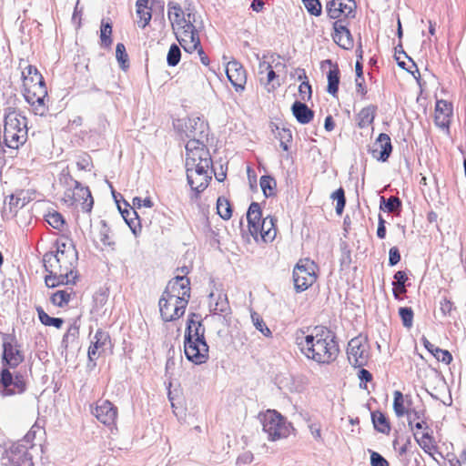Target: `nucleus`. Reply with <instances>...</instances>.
Here are the masks:
<instances>
[{
  "mask_svg": "<svg viewBox=\"0 0 466 466\" xmlns=\"http://www.w3.org/2000/svg\"><path fill=\"white\" fill-rule=\"evenodd\" d=\"M291 110L297 121L303 125L309 124L314 117V112L300 101H295Z\"/></svg>",
  "mask_w": 466,
  "mask_h": 466,
  "instance_id": "obj_32",
  "label": "nucleus"
},
{
  "mask_svg": "<svg viewBox=\"0 0 466 466\" xmlns=\"http://www.w3.org/2000/svg\"><path fill=\"white\" fill-rule=\"evenodd\" d=\"M254 325L256 328L265 336V337H271V330L268 329V327L266 325L264 320L258 315L252 316Z\"/></svg>",
  "mask_w": 466,
  "mask_h": 466,
  "instance_id": "obj_53",
  "label": "nucleus"
},
{
  "mask_svg": "<svg viewBox=\"0 0 466 466\" xmlns=\"http://www.w3.org/2000/svg\"><path fill=\"white\" fill-rule=\"evenodd\" d=\"M187 137L186 167L204 166L212 167V158L208 147L209 128L208 124L199 119L194 120V125Z\"/></svg>",
  "mask_w": 466,
  "mask_h": 466,
  "instance_id": "obj_6",
  "label": "nucleus"
},
{
  "mask_svg": "<svg viewBox=\"0 0 466 466\" xmlns=\"http://www.w3.org/2000/svg\"><path fill=\"white\" fill-rule=\"evenodd\" d=\"M8 367H4L0 374V386L9 393L21 392L25 388L23 377L15 374L14 377Z\"/></svg>",
  "mask_w": 466,
  "mask_h": 466,
  "instance_id": "obj_25",
  "label": "nucleus"
},
{
  "mask_svg": "<svg viewBox=\"0 0 466 466\" xmlns=\"http://www.w3.org/2000/svg\"><path fill=\"white\" fill-rule=\"evenodd\" d=\"M307 11L315 16L321 15L322 7L319 0H302Z\"/></svg>",
  "mask_w": 466,
  "mask_h": 466,
  "instance_id": "obj_51",
  "label": "nucleus"
},
{
  "mask_svg": "<svg viewBox=\"0 0 466 466\" xmlns=\"http://www.w3.org/2000/svg\"><path fill=\"white\" fill-rule=\"evenodd\" d=\"M260 187L263 194L268 198L276 195L277 183L276 180L270 176H262L259 181Z\"/></svg>",
  "mask_w": 466,
  "mask_h": 466,
  "instance_id": "obj_42",
  "label": "nucleus"
},
{
  "mask_svg": "<svg viewBox=\"0 0 466 466\" xmlns=\"http://www.w3.org/2000/svg\"><path fill=\"white\" fill-rule=\"evenodd\" d=\"M37 315L40 322L48 327H55L56 329H61L64 324V319L60 318L50 317L42 308L36 309Z\"/></svg>",
  "mask_w": 466,
  "mask_h": 466,
  "instance_id": "obj_40",
  "label": "nucleus"
},
{
  "mask_svg": "<svg viewBox=\"0 0 466 466\" xmlns=\"http://www.w3.org/2000/svg\"><path fill=\"white\" fill-rule=\"evenodd\" d=\"M440 309L443 315H450L453 309V303L445 298L440 302Z\"/></svg>",
  "mask_w": 466,
  "mask_h": 466,
  "instance_id": "obj_58",
  "label": "nucleus"
},
{
  "mask_svg": "<svg viewBox=\"0 0 466 466\" xmlns=\"http://www.w3.org/2000/svg\"><path fill=\"white\" fill-rule=\"evenodd\" d=\"M226 74L237 93H242L248 80L245 67L237 60L229 61L226 66Z\"/></svg>",
  "mask_w": 466,
  "mask_h": 466,
  "instance_id": "obj_18",
  "label": "nucleus"
},
{
  "mask_svg": "<svg viewBox=\"0 0 466 466\" xmlns=\"http://www.w3.org/2000/svg\"><path fill=\"white\" fill-rule=\"evenodd\" d=\"M22 93L34 114L46 116L48 112V92L45 79L38 69L26 65L21 72Z\"/></svg>",
  "mask_w": 466,
  "mask_h": 466,
  "instance_id": "obj_4",
  "label": "nucleus"
},
{
  "mask_svg": "<svg viewBox=\"0 0 466 466\" xmlns=\"http://www.w3.org/2000/svg\"><path fill=\"white\" fill-rule=\"evenodd\" d=\"M374 147L375 148L373 152L376 153L379 151L378 158L381 161H386L392 151L390 136L385 133L380 134L374 144Z\"/></svg>",
  "mask_w": 466,
  "mask_h": 466,
  "instance_id": "obj_31",
  "label": "nucleus"
},
{
  "mask_svg": "<svg viewBox=\"0 0 466 466\" xmlns=\"http://www.w3.org/2000/svg\"><path fill=\"white\" fill-rule=\"evenodd\" d=\"M408 279H409L405 271L399 270L394 274V281L392 283V293L396 299H403V295L407 292L405 284L408 281Z\"/></svg>",
  "mask_w": 466,
  "mask_h": 466,
  "instance_id": "obj_34",
  "label": "nucleus"
},
{
  "mask_svg": "<svg viewBox=\"0 0 466 466\" xmlns=\"http://www.w3.org/2000/svg\"><path fill=\"white\" fill-rule=\"evenodd\" d=\"M294 339L295 344L307 359L320 364L333 362L339 353L335 333L323 326H316L311 330L297 329Z\"/></svg>",
  "mask_w": 466,
  "mask_h": 466,
  "instance_id": "obj_1",
  "label": "nucleus"
},
{
  "mask_svg": "<svg viewBox=\"0 0 466 466\" xmlns=\"http://www.w3.org/2000/svg\"><path fill=\"white\" fill-rule=\"evenodd\" d=\"M408 426L410 429V431H412V433L413 432H419L420 434V431L422 433V432L430 431L428 420H424L423 422H421V421L420 422H416L414 424L408 425Z\"/></svg>",
  "mask_w": 466,
  "mask_h": 466,
  "instance_id": "obj_57",
  "label": "nucleus"
},
{
  "mask_svg": "<svg viewBox=\"0 0 466 466\" xmlns=\"http://www.w3.org/2000/svg\"><path fill=\"white\" fill-rule=\"evenodd\" d=\"M258 76L260 84L264 86L268 92H273L280 86L279 76L269 63L266 61L259 63Z\"/></svg>",
  "mask_w": 466,
  "mask_h": 466,
  "instance_id": "obj_24",
  "label": "nucleus"
},
{
  "mask_svg": "<svg viewBox=\"0 0 466 466\" xmlns=\"http://www.w3.org/2000/svg\"><path fill=\"white\" fill-rule=\"evenodd\" d=\"M180 57L181 52L179 47L176 44L171 45L167 56L168 66H176L179 63Z\"/></svg>",
  "mask_w": 466,
  "mask_h": 466,
  "instance_id": "obj_50",
  "label": "nucleus"
},
{
  "mask_svg": "<svg viewBox=\"0 0 466 466\" xmlns=\"http://www.w3.org/2000/svg\"><path fill=\"white\" fill-rule=\"evenodd\" d=\"M42 432L43 429L40 426L34 424L26 432V434L21 440H18L15 443L22 444L21 447L25 449V451L28 452L30 449L35 447V441L37 435L41 434Z\"/></svg>",
  "mask_w": 466,
  "mask_h": 466,
  "instance_id": "obj_38",
  "label": "nucleus"
},
{
  "mask_svg": "<svg viewBox=\"0 0 466 466\" xmlns=\"http://www.w3.org/2000/svg\"><path fill=\"white\" fill-rule=\"evenodd\" d=\"M27 118L16 107L5 109L4 142L13 149H17L27 140Z\"/></svg>",
  "mask_w": 466,
  "mask_h": 466,
  "instance_id": "obj_7",
  "label": "nucleus"
},
{
  "mask_svg": "<svg viewBox=\"0 0 466 466\" xmlns=\"http://www.w3.org/2000/svg\"><path fill=\"white\" fill-rule=\"evenodd\" d=\"M331 198L333 200H336V212L338 215H341L345 205H346V198H345V191L342 187L338 188L336 191H334L331 195Z\"/></svg>",
  "mask_w": 466,
  "mask_h": 466,
  "instance_id": "obj_48",
  "label": "nucleus"
},
{
  "mask_svg": "<svg viewBox=\"0 0 466 466\" xmlns=\"http://www.w3.org/2000/svg\"><path fill=\"white\" fill-rule=\"evenodd\" d=\"M24 191L20 190L9 197L8 210L5 208L2 211V217L4 219H10L14 218L18 209L22 208L25 205L26 199L25 197H22Z\"/></svg>",
  "mask_w": 466,
  "mask_h": 466,
  "instance_id": "obj_28",
  "label": "nucleus"
},
{
  "mask_svg": "<svg viewBox=\"0 0 466 466\" xmlns=\"http://www.w3.org/2000/svg\"><path fill=\"white\" fill-rule=\"evenodd\" d=\"M363 81L362 77H358L356 79V92L362 99L366 98L368 93L366 86L362 83Z\"/></svg>",
  "mask_w": 466,
  "mask_h": 466,
  "instance_id": "obj_59",
  "label": "nucleus"
},
{
  "mask_svg": "<svg viewBox=\"0 0 466 466\" xmlns=\"http://www.w3.org/2000/svg\"><path fill=\"white\" fill-rule=\"evenodd\" d=\"M263 431L272 441L287 438L289 435V424L286 419L275 410H268L261 418Z\"/></svg>",
  "mask_w": 466,
  "mask_h": 466,
  "instance_id": "obj_10",
  "label": "nucleus"
},
{
  "mask_svg": "<svg viewBox=\"0 0 466 466\" xmlns=\"http://www.w3.org/2000/svg\"><path fill=\"white\" fill-rule=\"evenodd\" d=\"M324 127L327 131H332L335 128V122L331 116H328L325 118Z\"/></svg>",
  "mask_w": 466,
  "mask_h": 466,
  "instance_id": "obj_64",
  "label": "nucleus"
},
{
  "mask_svg": "<svg viewBox=\"0 0 466 466\" xmlns=\"http://www.w3.org/2000/svg\"><path fill=\"white\" fill-rule=\"evenodd\" d=\"M2 362L4 367L15 369L25 360V352L22 345L13 335H5L3 338Z\"/></svg>",
  "mask_w": 466,
  "mask_h": 466,
  "instance_id": "obj_13",
  "label": "nucleus"
},
{
  "mask_svg": "<svg viewBox=\"0 0 466 466\" xmlns=\"http://www.w3.org/2000/svg\"><path fill=\"white\" fill-rule=\"evenodd\" d=\"M428 420L427 410L424 406L418 407L411 414L407 416L408 425L414 424L416 422H423Z\"/></svg>",
  "mask_w": 466,
  "mask_h": 466,
  "instance_id": "obj_44",
  "label": "nucleus"
},
{
  "mask_svg": "<svg viewBox=\"0 0 466 466\" xmlns=\"http://www.w3.org/2000/svg\"><path fill=\"white\" fill-rule=\"evenodd\" d=\"M191 297L190 280L176 276L167 282L158 300L160 318L164 322H174L182 318Z\"/></svg>",
  "mask_w": 466,
  "mask_h": 466,
  "instance_id": "obj_3",
  "label": "nucleus"
},
{
  "mask_svg": "<svg viewBox=\"0 0 466 466\" xmlns=\"http://www.w3.org/2000/svg\"><path fill=\"white\" fill-rule=\"evenodd\" d=\"M61 202L67 208L89 213L93 208L94 198L88 187L74 180L73 186L64 191Z\"/></svg>",
  "mask_w": 466,
  "mask_h": 466,
  "instance_id": "obj_9",
  "label": "nucleus"
},
{
  "mask_svg": "<svg viewBox=\"0 0 466 466\" xmlns=\"http://www.w3.org/2000/svg\"><path fill=\"white\" fill-rule=\"evenodd\" d=\"M93 414L110 430L116 429L117 408L108 400H99L96 403Z\"/></svg>",
  "mask_w": 466,
  "mask_h": 466,
  "instance_id": "obj_17",
  "label": "nucleus"
},
{
  "mask_svg": "<svg viewBox=\"0 0 466 466\" xmlns=\"http://www.w3.org/2000/svg\"><path fill=\"white\" fill-rule=\"evenodd\" d=\"M400 261V254L397 247H392L389 251V264L395 266Z\"/></svg>",
  "mask_w": 466,
  "mask_h": 466,
  "instance_id": "obj_56",
  "label": "nucleus"
},
{
  "mask_svg": "<svg viewBox=\"0 0 466 466\" xmlns=\"http://www.w3.org/2000/svg\"><path fill=\"white\" fill-rule=\"evenodd\" d=\"M74 296V291L72 289L57 290L51 296V302L59 308H64L67 306L72 297Z\"/></svg>",
  "mask_w": 466,
  "mask_h": 466,
  "instance_id": "obj_39",
  "label": "nucleus"
},
{
  "mask_svg": "<svg viewBox=\"0 0 466 466\" xmlns=\"http://www.w3.org/2000/svg\"><path fill=\"white\" fill-rule=\"evenodd\" d=\"M309 427V431H310L312 436L314 437V439L317 441H322L320 424L314 422V423H311Z\"/></svg>",
  "mask_w": 466,
  "mask_h": 466,
  "instance_id": "obj_60",
  "label": "nucleus"
},
{
  "mask_svg": "<svg viewBox=\"0 0 466 466\" xmlns=\"http://www.w3.org/2000/svg\"><path fill=\"white\" fill-rule=\"evenodd\" d=\"M378 106L376 105H368L362 107L355 116L356 125L359 128L371 127L373 130V123L377 115Z\"/></svg>",
  "mask_w": 466,
  "mask_h": 466,
  "instance_id": "obj_27",
  "label": "nucleus"
},
{
  "mask_svg": "<svg viewBox=\"0 0 466 466\" xmlns=\"http://www.w3.org/2000/svg\"><path fill=\"white\" fill-rule=\"evenodd\" d=\"M423 345L437 360L441 361L447 365L452 361V355L449 350L440 349L426 339H423Z\"/></svg>",
  "mask_w": 466,
  "mask_h": 466,
  "instance_id": "obj_37",
  "label": "nucleus"
},
{
  "mask_svg": "<svg viewBox=\"0 0 466 466\" xmlns=\"http://www.w3.org/2000/svg\"><path fill=\"white\" fill-rule=\"evenodd\" d=\"M334 42L344 49H350L353 46V38L345 23L335 21L333 24Z\"/></svg>",
  "mask_w": 466,
  "mask_h": 466,
  "instance_id": "obj_26",
  "label": "nucleus"
},
{
  "mask_svg": "<svg viewBox=\"0 0 466 466\" xmlns=\"http://www.w3.org/2000/svg\"><path fill=\"white\" fill-rule=\"evenodd\" d=\"M112 25L109 22L102 21L100 26V45L103 47H109L112 45Z\"/></svg>",
  "mask_w": 466,
  "mask_h": 466,
  "instance_id": "obj_43",
  "label": "nucleus"
},
{
  "mask_svg": "<svg viewBox=\"0 0 466 466\" xmlns=\"http://www.w3.org/2000/svg\"><path fill=\"white\" fill-rule=\"evenodd\" d=\"M95 242L102 248L111 247L115 244L113 235L108 226L103 221L95 235Z\"/></svg>",
  "mask_w": 466,
  "mask_h": 466,
  "instance_id": "obj_35",
  "label": "nucleus"
},
{
  "mask_svg": "<svg viewBox=\"0 0 466 466\" xmlns=\"http://www.w3.org/2000/svg\"><path fill=\"white\" fill-rule=\"evenodd\" d=\"M248 228L256 241L272 242L277 235L276 218L268 216L262 218L260 206L252 202L247 212Z\"/></svg>",
  "mask_w": 466,
  "mask_h": 466,
  "instance_id": "obj_8",
  "label": "nucleus"
},
{
  "mask_svg": "<svg viewBox=\"0 0 466 466\" xmlns=\"http://www.w3.org/2000/svg\"><path fill=\"white\" fill-rule=\"evenodd\" d=\"M371 420L376 431L383 434H389L391 430L390 422L388 417L380 410L371 412Z\"/></svg>",
  "mask_w": 466,
  "mask_h": 466,
  "instance_id": "obj_36",
  "label": "nucleus"
},
{
  "mask_svg": "<svg viewBox=\"0 0 466 466\" xmlns=\"http://www.w3.org/2000/svg\"><path fill=\"white\" fill-rule=\"evenodd\" d=\"M167 17L174 32L185 27L189 28L188 25H193L192 18L194 15L190 13L186 15L181 5L177 3H168Z\"/></svg>",
  "mask_w": 466,
  "mask_h": 466,
  "instance_id": "obj_19",
  "label": "nucleus"
},
{
  "mask_svg": "<svg viewBox=\"0 0 466 466\" xmlns=\"http://www.w3.org/2000/svg\"><path fill=\"white\" fill-rule=\"evenodd\" d=\"M413 437L425 453L432 456L437 452L438 446L430 431L422 432L420 435L419 432H413Z\"/></svg>",
  "mask_w": 466,
  "mask_h": 466,
  "instance_id": "obj_30",
  "label": "nucleus"
},
{
  "mask_svg": "<svg viewBox=\"0 0 466 466\" xmlns=\"http://www.w3.org/2000/svg\"><path fill=\"white\" fill-rule=\"evenodd\" d=\"M277 138L280 142V147L284 151L289 150V144L292 141V134L289 129L282 127L279 128L277 127Z\"/></svg>",
  "mask_w": 466,
  "mask_h": 466,
  "instance_id": "obj_45",
  "label": "nucleus"
},
{
  "mask_svg": "<svg viewBox=\"0 0 466 466\" xmlns=\"http://www.w3.org/2000/svg\"><path fill=\"white\" fill-rule=\"evenodd\" d=\"M393 410L398 418H402L411 414L419 406L413 403L412 396L410 394H403L400 390L393 392Z\"/></svg>",
  "mask_w": 466,
  "mask_h": 466,
  "instance_id": "obj_22",
  "label": "nucleus"
},
{
  "mask_svg": "<svg viewBox=\"0 0 466 466\" xmlns=\"http://www.w3.org/2000/svg\"><path fill=\"white\" fill-rule=\"evenodd\" d=\"M188 27L189 28H182L174 33L176 35L177 40L184 51L192 54L196 51V48H198L201 42L198 32L197 31L194 25H190Z\"/></svg>",
  "mask_w": 466,
  "mask_h": 466,
  "instance_id": "obj_21",
  "label": "nucleus"
},
{
  "mask_svg": "<svg viewBox=\"0 0 466 466\" xmlns=\"http://www.w3.org/2000/svg\"><path fill=\"white\" fill-rule=\"evenodd\" d=\"M110 342L109 334L102 329H97L88 348L87 356L89 360H96L105 352L106 346H108Z\"/></svg>",
  "mask_w": 466,
  "mask_h": 466,
  "instance_id": "obj_23",
  "label": "nucleus"
},
{
  "mask_svg": "<svg viewBox=\"0 0 466 466\" xmlns=\"http://www.w3.org/2000/svg\"><path fill=\"white\" fill-rule=\"evenodd\" d=\"M377 236L380 239H383L386 237L385 220L380 216L379 217V223H378V228H377Z\"/></svg>",
  "mask_w": 466,
  "mask_h": 466,
  "instance_id": "obj_62",
  "label": "nucleus"
},
{
  "mask_svg": "<svg viewBox=\"0 0 466 466\" xmlns=\"http://www.w3.org/2000/svg\"><path fill=\"white\" fill-rule=\"evenodd\" d=\"M347 356L350 363L356 368L366 366L370 360V346L366 336L360 334L352 338L347 347Z\"/></svg>",
  "mask_w": 466,
  "mask_h": 466,
  "instance_id": "obj_12",
  "label": "nucleus"
},
{
  "mask_svg": "<svg viewBox=\"0 0 466 466\" xmlns=\"http://www.w3.org/2000/svg\"><path fill=\"white\" fill-rule=\"evenodd\" d=\"M358 377L364 382H370L372 380V374L369 370L363 369V367L359 370Z\"/></svg>",
  "mask_w": 466,
  "mask_h": 466,
  "instance_id": "obj_63",
  "label": "nucleus"
},
{
  "mask_svg": "<svg viewBox=\"0 0 466 466\" xmlns=\"http://www.w3.org/2000/svg\"><path fill=\"white\" fill-rule=\"evenodd\" d=\"M187 183L191 190L196 193V197L203 192L211 181V167L204 166L186 167Z\"/></svg>",
  "mask_w": 466,
  "mask_h": 466,
  "instance_id": "obj_14",
  "label": "nucleus"
},
{
  "mask_svg": "<svg viewBox=\"0 0 466 466\" xmlns=\"http://www.w3.org/2000/svg\"><path fill=\"white\" fill-rule=\"evenodd\" d=\"M452 117V103L445 99H438L433 113L434 124L441 129L449 130Z\"/></svg>",
  "mask_w": 466,
  "mask_h": 466,
  "instance_id": "obj_20",
  "label": "nucleus"
},
{
  "mask_svg": "<svg viewBox=\"0 0 466 466\" xmlns=\"http://www.w3.org/2000/svg\"><path fill=\"white\" fill-rule=\"evenodd\" d=\"M46 220L52 228L58 230H61L65 226L63 216L56 211L48 213L46 216Z\"/></svg>",
  "mask_w": 466,
  "mask_h": 466,
  "instance_id": "obj_46",
  "label": "nucleus"
},
{
  "mask_svg": "<svg viewBox=\"0 0 466 466\" xmlns=\"http://www.w3.org/2000/svg\"><path fill=\"white\" fill-rule=\"evenodd\" d=\"M148 4L149 0H137L136 3L138 16L137 24L142 28H145L152 18V9Z\"/></svg>",
  "mask_w": 466,
  "mask_h": 466,
  "instance_id": "obj_33",
  "label": "nucleus"
},
{
  "mask_svg": "<svg viewBox=\"0 0 466 466\" xmlns=\"http://www.w3.org/2000/svg\"><path fill=\"white\" fill-rule=\"evenodd\" d=\"M116 57L123 69H127L129 66L128 55L127 53L126 46L124 44L118 43L116 45Z\"/></svg>",
  "mask_w": 466,
  "mask_h": 466,
  "instance_id": "obj_49",
  "label": "nucleus"
},
{
  "mask_svg": "<svg viewBox=\"0 0 466 466\" xmlns=\"http://www.w3.org/2000/svg\"><path fill=\"white\" fill-rule=\"evenodd\" d=\"M21 445L14 442L5 450L0 458L2 466H34L32 456Z\"/></svg>",
  "mask_w": 466,
  "mask_h": 466,
  "instance_id": "obj_15",
  "label": "nucleus"
},
{
  "mask_svg": "<svg viewBox=\"0 0 466 466\" xmlns=\"http://www.w3.org/2000/svg\"><path fill=\"white\" fill-rule=\"evenodd\" d=\"M399 315L400 317L402 325L410 329L413 325L414 313L411 308L402 307L399 309Z\"/></svg>",
  "mask_w": 466,
  "mask_h": 466,
  "instance_id": "obj_47",
  "label": "nucleus"
},
{
  "mask_svg": "<svg viewBox=\"0 0 466 466\" xmlns=\"http://www.w3.org/2000/svg\"><path fill=\"white\" fill-rule=\"evenodd\" d=\"M370 464L371 466H390L388 461L376 451H371Z\"/></svg>",
  "mask_w": 466,
  "mask_h": 466,
  "instance_id": "obj_54",
  "label": "nucleus"
},
{
  "mask_svg": "<svg viewBox=\"0 0 466 466\" xmlns=\"http://www.w3.org/2000/svg\"><path fill=\"white\" fill-rule=\"evenodd\" d=\"M184 352L187 359L195 364H203L208 360V346L200 314L191 312L187 316Z\"/></svg>",
  "mask_w": 466,
  "mask_h": 466,
  "instance_id": "obj_5",
  "label": "nucleus"
},
{
  "mask_svg": "<svg viewBox=\"0 0 466 466\" xmlns=\"http://www.w3.org/2000/svg\"><path fill=\"white\" fill-rule=\"evenodd\" d=\"M299 97L302 101H309L311 98L312 90L309 81H303L299 86Z\"/></svg>",
  "mask_w": 466,
  "mask_h": 466,
  "instance_id": "obj_52",
  "label": "nucleus"
},
{
  "mask_svg": "<svg viewBox=\"0 0 466 466\" xmlns=\"http://www.w3.org/2000/svg\"><path fill=\"white\" fill-rule=\"evenodd\" d=\"M401 206V201L398 197H390L385 204L388 212H394Z\"/></svg>",
  "mask_w": 466,
  "mask_h": 466,
  "instance_id": "obj_55",
  "label": "nucleus"
},
{
  "mask_svg": "<svg viewBox=\"0 0 466 466\" xmlns=\"http://www.w3.org/2000/svg\"><path fill=\"white\" fill-rule=\"evenodd\" d=\"M356 4L354 0H331L326 5L328 16L335 21L345 23L354 16Z\"/></svg>",
  "mask_w": 466,
  "mask_h": 466,
  "instance_id": "obj_16",
  "label": "nucleus"
},
{
  "mask_svg": "<svg viewBox=\"0 0 466 466\" xmlns=\"http://www.w3.org/2000/svg\"><path fill=\"white\" fill-rule=\"evenodd\" d=\"M217 212L221 218L228 220L232 217V207L225 197H219L217 200Z\"/></svg>",
  "mask_w": 466,
  "mask_h": 466,
  "instance_id": "obj_41",
  "label": "nucleus"
},
{
  "mask_svg": "<svg viewBox=\"0 0 466 466\" xmlns=\"http://www.w3.org/2000/svg\"><path fill=\"white\" fill-rule=\"evenodd\" d=\"M317 265L309 258L299 259L293 269V281L297 291H304L317 280Z\"/></svg>",
  "mask_w": 466,
  "mask_h": 466,
  "instance_id": "obj_11",
  "label": "nucleus"
},
{
  "mask_svg": "<svg viewBox=\"0 0 466 466\" xmlns=\"http://www.w3.org/2000/svg\"><path fill=\"white\" fill-rule=\"evenodd\" d=\"M77 251L71 240L58 241L55 253L44 256V266L48 274L45 283L48 288L74 284L77 278L76 267Z\"/></svg>",
  "mask_w": 466,
  "mask_h": 466,
  "instance_id": "obj_2",
  "label": "nucleus"
},
{
  "mask_svg": "<svg viewBox=\"0 0 466 466\" xmlns=\"http://www.w3.org/2000/svg\"><path fill=\"white\" fill-rule=\"evenodd\" d=\"M195 52H197V53H198V56H199V59H200L201 63H202L204 66H208L209 65L210 61H209V58H208V55H207V54L205 53V51L203 50V47H202V46H201V43L199 44V46H198V48H196V51H195Z\"/></svg>",
  "mask_w": 466,
  "mask_h": 466,
  "instance_id": "obj_61",
  "label": "nucleus"
},
{
  "mask_svg": "<svg viewBox=\"0 0 466 466\" xmlns=\"http://www.w3.org/2000/svg\"><path fill=\"white\" fill-rule=\"evenodd\" d=\"M323 64H328L329 66V70L328 72V86L327 91L332 96H337L339 91V85L340 79V71L338 64L333 63L330 59L325 60Z\"/></svg>",
  "mask_w": 466,
  "mask_h": 466,
  "instance_id": "obj_29",
  "label": "nucleus"
}]
</instances>
